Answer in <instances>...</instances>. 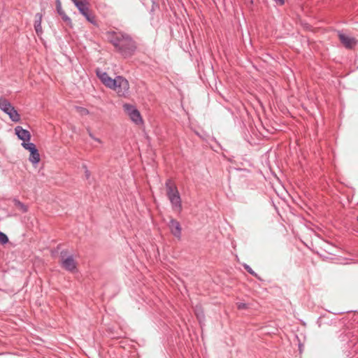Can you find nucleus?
Segmentation results:
<instances>
[{
  "instance_id": "1",
  "label": "nucleus",
  "mask_w": 358,
  "mask_h": 358,
  "mask_svg": "<svg viewBox=\"0 0 358 358\" xmlns=\"http://www.w3.org/2000/svg\"><path fill=\"white\" fill-rule=\"evenodd\" d=\"M96 74L106 87L114 90L119 96L128 97L129 96V83L123 76H118L112 78L106 72L100 69L96 71Z\"/></svg>"
},
{
  "instance_id": "2",
  "label": "nucleus",
  "mask_w": 358,
  "mask_h": 358,
  "mask_svg": "<svg viewBox=\"0 0 358 358\" xmlns=\"http://www.w3.org/2000/svg\"><path fill=\"white\" fill-rule=\"evenodd\" d=\"M108 35L110 42L124 57H129L134 55L136 45L135 41L129 35L116 32H108Z\"/></svg>"
},
{
  "instance_id": "3",
  "label": "nucleus",
  "mask_w": 358,
  "mask_h": 358,
  "mask_svg": "<svg viewBox=\"0 0 358 358\" xmlns=\"http://www.w3.org/2000/svg\"><path fill=\"white\" fill-rule=\"evenodd\" d=\"M0 109L7 114L13 122H18L20 120V115L18 112L10 101L3 97H0Z\"/></svg>"
},
{
  "instance_id": "4",
  "label": "nucleus",
  "mask_w": 358,
  "mask_h": 358,
  "mask_svg": "<svg viewBox=\"0 0 358 358\" xmlns=\"http://www.w3.org/2000/svg\"><path fill=\"white\" fill-rule=\"evenodd\" d=\"M66 251L61 252L60 264L66 271L73 273L77 270V264L73 255L66 256Z\"/></svg>"
},
{
  "instance_id": "5",
  "label": "nucleus",
  "mask_w": 358,
  "mask_h": 358,
  "mask_svg": "<svg viewBox=\"0 0 358 358\" xmlns=\"http://www.w3.org/2000/svg\"><path fill=\"white\" fill-rule=\"evenodd\" d=\"M21 145L30 152L29 162L33 164H37L40 162V155L36 145L33 143H22Z\"/></svg>"
},
{
  "instance_id": "6",
  "label": "nucleus",
  "mask_w": 358,
  "mask_h": 358,
  "mask_svg": "<svg viewBox=\"0 0 358 358\" xmlns=\"http://www.w3.org/2000/svg\"><path fill=\"white\" fill-rule=\"evenodd\" d=\"M167 197L170 201L172 209L180 212L182 210V201L178 191L167 192Z\"/></svg>"
},
{
  "instance_id": "7",
  "label": "nucleus",
  "mask_w": 358,
  "mask_h": 358,
  "mask_svg": "<svg viewBox=\"0 0 358 358\" xmlns=\"http://www.w3.org/2000/svg\"><path fill=\"white\" fill-rule=\"evenodd\" d=\"M338 36L341 43L347 49H352L357 44V40L355 38L346 35L342 31H338Z\"/></svg>"
},
{
  "instance_id": "8",
  "label": "nucleus",
  "mask_w": 358,
  "mask_h": 358,
  "mask_svg": "<svg viewBox=\"0 0 358 358\" xmlns=\"http://www.w3.org/2000/svg\"><path fill=\"white\" fill-rule=\"evenodd\" d=\"M15 133L22 143H30L31 134L28 130L23 129L21 126H17L15 128Z\"/></svg>"
},
{
  "instance_id": "9",
  "label": "nucleus",
  "mask_w": 358,
  "mask_h": 358,
  "mask_svg": "<svg viewBox=\"0 0 358 358\" xmlns=\"http://www.w3.org/2000/svg\"><path fill=\"white\" fill-rule=\"evenodd\" d=\"M169 227L172 234L175 237L180 238L181 236L182 229L179 222H178L176 220L171 219L169 222Z\"/></svg>"
},
{
  "instance_id": "10",
  "label": "nucleus",
  "mask_w": 358,
  "mask_h": 358,
  "mask_svg": "<svg viewBox=\"0 0 358 358\" xmlns=\"http://www.w3.org/2000/svg\"><path fill=\"white\" fill-rule=\"evenodd\" d=\"M56 9L57 13L61 16L62 19L66 23L67 25L72 27V22L71 18L65 13L62 8V4L59 0L56 2Z\"/></svg>"
},
{
  "instance_id": "11",
  "label": "nucleus",
  "mask_w": 358,
  "mask_h": 358,
  "mask_svg": "<svg viewBox=\"0 0 358 358\" xmlns=\"http://www.w3.org/2000/svg\"><path fill=\"white\" fill-rule=\"evenodd\" d=\"M75 6L83 15L90 11L89 2L87 0H80L76 1Z\"/></svg>"
},
{
  "instance_id": "12",
  "label": "nucleus",
  "mask_w": 358,
  "mask_h": 358,
  "mask_svg": "<svg viewBox=\"0 0 358 358\" xmlns=\"http://www.w3.org/2000/svg\"><path fill=\"white\" fill-rule=\"evenodd\" d=\"M42 17V14L39 13L35 15L34 29L38 36L41 35L43 33L41 27Z\"/></svg>"
},
{
  "instance_id": "13",
  "label": "nucleus",
  "mask_w": 358,
  "mask_h": 358,
  "mask_svg": "<svg viewBox=\"0 0 358 358\" xmlns=\"http://www.w3.org/2000/svg\"><path fill=\"white\" fill-rule=\"evenodd\" d=\"M129 118L132 122H134L136 124H141L143 123V119L141 115L140 112L138 110H136L132 114H131L129 116Z\"/></svg>"
},
{
  "instance_id": "14",
  "label": "nucleus",
  "mask_w": 358,
  "mask_h": 358,
  "mask_svg": "<svg viewBox=\"0 0 358 358\" xmlns=\"http://www.w3.org/2000/svg\"><path fill=\"white\" fill-rule=\"evenodd\" d=\"M194 311L199 323H201L204 320V313L202 307L200 305H196L194 308Z\"/></svg>"
},
{
  "instance_id": "15",
  "label": "nucleus",
  "mask_w": 358,
  "mask_h": 358,
  "mask_svg": "<svg viewBox=\"0 0 358 358\" xmlns=\"http://www.w3.org/2000/svg\"><path fill=\"white\" fill-rule=\"evenodd\" d=\"M165 187L167 192L175 191H178V187L175 182L171 179H167L165 182Z\"/></svg>"
},
{
  "instance_id": "16",
  "label": "nucleus",
  "mask_w": 358,
  "mask_h": 358,
  "mask_svg": "<svg viewBox=\"0 0 358 358\" xmlns=\"http://www.w3.org/2000/svg\"><path fill=\"white\" fill-rule=\"evenodd\" d=\"M165 187L167 192L175 191H178V187L175 182L171 179H167L165 182Z\"/></svg>"
},
{
  "instance_id": "17",
  "label": "nucleus",
  "mask_w": 358,
  "mask_h": 358,
  "mask_svg": "<svg viewBox=\"0 0 358 358\" xmlns=\"http://www.w3.org/2000/svg\"><path fill=\"white\" fill-rule=\"evenodd\" d=\"M123 108L125 113L129 116L131 114H132L137 108L131 104L129 103H124L123 105Z\"/></svg>"
},
{
  "instance_id": "18",
  "label": "nucleus",
  "mask_w": 358,
  "mask_h": 358,
  "mask_svg": "<svg viewBox=\"0 0 358 358\" xmlns=\"http://www.w3.org/2000/svg\"><path fill=\"white\" fill-rule=\"evenodd\" d=\"M123 108L125 113L129 116L131 114H132L137 108L131 104L129 103H124L123 105Z\"/></svg>"
},
{
  "instance_id": "19",
  "label": "nucleus",
  "mask_w": 358,
  "mask_h": 358,
  "mask_svg": "<svg viewBox=\"0 0 358 358\" xmlns=\"http://www.w3.org/2000/svg\"><path fill=\"white\" fill-rule=\"evenodd\" d=\"M14 205L20 208L23 213H26L28 210L27 207L18 199H15L13 200Z\"/></svg>"
},
{
  "instance_id": "20",
  "label": "nucleus",
  "mask_w": 358,
  "mask_h": 358,
  "mask_svg": "<svg viewBox=\"0 0 358 358\" xmlns=\"http://www.w3.org/2000/svg\"><path fill=\"white\" fill-rule=\"evenodd\" d=\"M86 20L90 22L91 24H96V20H95V16L92 14L90 13V11H89L88 13H87L85 15H83Z\"/></svg>"
},
{
  "instance_id": "21",
  "label": "nucleus",
  "mask_w": 358,
  "mask_h": 358,
  "mask_svg": "<svg viewBox=\"0 0 358 358\" xmlns=\"http://www.w3.org/2000/svg\"><path fill=\"white\" fill-rule=\"evenodd\" d=\"M8 242V238L4 233L0 231V243L6 244Z\"/></svg>"
},
{
  "instance_id": "22",
  "label": "nucleus",
  "mask_w": 358,
  "mask_h": 358,
  "mask_svg": "<svg viewBox=\"0 0 358 358\" xmlns=\"http://www.w3.org/2000/svg\"><path fill=\"white\" fill-rule=\"evenodd\" d=\"M76 110L77 111H78L82 115H86L87 114H89V110L85 108H83V107H77L76 108Z\"/></svg>"
},
{
  "instance_id": "23",
  "label": "nucleus",
  "mask_w": 358,
  "mask_h": 358,
  "mask_svg": "<svg viewBox=\"0 0 358 358\" xmlns=\"http://www.w3.org/2000/svg\"><path fill=\"white\" fill-rule=\"evenodd\" d=\"M244 268L249 273L254 276H257V273L251 268L250 266L245 264Z\"/></svg>"
},
{
  "instance_id": "24",
  "label": "nucleus",
  "mask_w": 358,
  "mask_h": 358,
  "mask_svg": "<svg viewBox=\"0 0 358 358\" xmlns=\"http://www.w3.org/2000/svg\"><path fill=\"white\" fill-rule=\"evenodd\" d=\"M237 308L238 310H244L248 308V305L245 303H237Z\"/></svg>"
},
{
  "instance_id": "25",
  "label": "nucleus",
  "mask_w": 358,
  "mask_h": 358,
  "mask_svg": "<svg viewBox=\"0 0 358 358\" xmlns=\"http://www.w3.org/2000/svg\"><path fill=\"white\" fill-rule=\"evenodd\" d=\"M84 168L85 169V177L87 179H89L90 177V171L87 169V166H84Z\"/></svg>"
},
{
  "instance_id": "26",
  "label": "nucleus",
  "mask_w": 358,
  "mask_h": 358,
  "mask_svg": "<svg viewBox=\"0 0 358 358\" xmlns=\"http://www.w3.org/2000/svg\"><path fill=\"white\" fill-rule=\"evenodd\" d=\"M87 133H88L90 137L93 140L95 139L96 136L93 134V133L91 131V130L90 129H87Z\"/></svg>"
},
{
  "instance_id": "27",
  "label": "nucleus",
  "mask_w": 358,
  "mask_h": 358,
  "mask_svg": "<svg viewBox=\"0 0 358 358\" xmlns=\"http://www.w3.org/2000/svg\"><path fill=\"white\" fill-rule=\"evenodd\" d=\"M94 141H95L96 142H97L99 144H103V141L99 138L96 137L95 139H94Z\"/></svg>"
},
{
  "instance_id": "28",
  "label": "nucleus",
  "mask_w": 358,
  "mask_h": 358,
  "mask_svg": "<svg viewBox=\"0 0 358 358\" xmlns=\"http://www.w3.org/2000/svg\"><path fill=\"white\" fill-rule=\"evenodd\" d=\"M275 2L279 3L280 5L284 3V0H274Z\"/></svg>"
},
{
  "instance_id": "29",
  "label": "nucleus",
  "mask_w": 358,
  "mask_h": 358,
  "mask_svg": "<svg viewBox=\"0 0 358 358\" xmlns=\"http://www.w3.org/2000/svg\"><path fill=\"white\" fill-rule=\"evenodd\" d=\"M247 1H248L247 3H248L251 4V5L253 3V1L252 0H247Z\"/></svg>"
},
{
  "instance_id": "30",
  "label": "nucleus",
  "mask_w": 358,
  "mask_h": 358,
  "mask_svg": "<svg viewBox=\"0 0 358 358\" xmlns=\"http://www.w3.org/2000/svg\"><path fill=\"white\" fill-rule=\"evenodd\" d=\"M357 222H358V216H357Z\"/></svg>"
}]
</instances>
